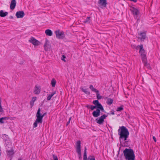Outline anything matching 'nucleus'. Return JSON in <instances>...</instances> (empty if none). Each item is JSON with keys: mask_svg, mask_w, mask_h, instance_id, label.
Instances as JSON below:
<instances>
[{"mask_svg": "<svg viewBox=\"0 0 160 160\" xmlns=\"http://www.w3.org/2000/svg\"><path fill=\"white\" fill-rule=\"evenodd\" d=\"M100 111L101 110L100 109L97 108L96 110L93 112L92 114L93 116L95 118H97L100 115Z\"/></svg>", "mask_w": 160, "mask_h": 160, "instance_id": "nucleus-9", "label": "nucleus"}, {"mask_svg": "<svg viewBox=\"0 0 160 160\" xmlns=\"http://www.w3.org/2000/svg\"><path fill=\"white\" fill-rule=\"evenodd\" d=\"M92 103L95 106L88 105L87 107L90 108L92 110H93L96 108H99L101 109V111L102 112H104V110L103 106L98 100H94Z\"/></svg>", "mask_w": 160, "mask_h": 160, "instance_id": "nucleus-4", "label": "nucleus"}, {"mask_svg": "<svg viewBox=\"0 0 160 160\" xmlns=\"http://www.w3.org/2000/svg\"><path fill=\"white\" fill-rule=\"evenodd\" d=\"M50 43L46 39L45 41V44L44 45V49L45 51H48L50 48Z\"/></svg>", "mask_w": 160, "mask_h": 160, "instance_id": "nucleus-14", "label": "nucleus"}, {"mask_svg": "<svg viewBox=\"0 0 160 160\" xmlns=\"http://www.w3.org/2000/svg\"><path fill=\"white\" fill-rule=\"evenodd\" d=\"M96 92L97 98L98 99H100L102 98V96L99 94L98 92Z\"/></svg>", "mask_w": 160, "mask_h": 160, "instance_id": "nucleus-31", "label": "nucleus"}, {"mask_svg": "<svg viewBox=\"0 0 160 160\" xmlns=\"http://www.w3.org/2000/svg\"><path fill=\"white\" fill-rule=\"evenodd\" d=\"M146 38L145 32H140L139 34L138 38L141 40L143 41Z\"/></svg>", "mask_w": 160, "mask_h": 160, "instance_id": "nucleus-13", "label": "nucleus"}, {"mask_svg": "<svg viewBox=\"0 0 160 160\" xmlns=\"http://www.w3.org/2000/svg\"><path fill=\"white\" fill-rule=\"evenodd\" d=\"M9 18L11 19H12L13 18V17L12 16H10L9 17Z\"/></svg>", "mask_w": 160, "mask_h": 160, "instance_id": "nucleus-38", "label": "nucleus"}, {"mask_svg": "<svg viewBox=\"0 0 160 160\" xmlns=\"http://www.w3.org/2000/svg\"><path fill=\"white\" fill-rule=\"evenodd\" d=\"M138 47H139L140 48V50H143V45L142 44L138 46Z\"/></svg>", "mask_w": 160, "mask_h": 160, "instance_id": "nucleus-35", "label": "nucleus"}, {"mask_svg": "<svg viewBox=\"0 0 160 160\" xmlns=\"http://www.w3.org/2000/svg\"><path fill=\"white\" fill-rule=\"evenodd\" d=\"M81 142L80 141H78L76 143V151L78 154V157L80 159L81 158Z\"/></svg>", "mask_w": 160, "mask_h": 160, "instance_id": "nucleus-6", "label": "nucleus"}, {"mask_svg": "<svg viewBox=\"0 0 160 160\" xmlns=\"http://www.w3.org/2000/svg\"><path fill=\"white\" fill-rule=\"evenodd\" d=\"M40 92V87L39 86H36L34 90V93L35 94H39Z\"/></svg>", "mask_w": 160, "mask_h": 160, "instance_id": "nucleus-17", "label": "nucleus"}, {"mask_svg": "<svg viewBox=\"0 0 160 160\" xmlns=\"http://www.w3.org/2000/svg\"><path fill=\"white\" fill-rule=\"evenodd\" d=\"M14 153L13 150L12 149L8 151V155L10 156L12 155Z\"/></svg>", "mask_w": 160, "mask_h": 160, "instance_id": "nucleus-26", "label": "nucleus"}, {"mask_svg": "<svg viewBox=\"0 0 160 160\" xmlns=\"http://www.w3.org/2000/svg\"><path fill=\"white\" fill-rule=\"evenodd\" d=\"M29 42L32 43L34 45L37 46L39 45V42L35 38L32 37L29 40Z\"/></svg>", "mask_w": 160, "mask_h": 160, "instance_id": "nucleus-10", "label": "nucleus"}, {"mask_svg": "<svg viewBox=\"0 0 160 160\" xmlns=\"http://www.w3.org/2000/svg\"><path fill=\"white\" fill-rule=\"evenodd\" d=\"M36 97H33L32 98V102H34L36 101Z\"/></svg>", "mask_w": 160, "mask_h": 160, "instance_id": "nucleus-34", "label": "nucleus"}, {"mask_svg": "<svg viewBox=\"0 0 160 160\" xmlns=\"http://www.w3.org/2000/svg\"><path fill=\"white\" fill-rule=\"evenodd\" d=\"M153 138L154 141H155V142H156V141H157L156 139L154 136L153 137Z\"/></svg>", "mask_w": 160, "mask_h": 160, "instance_id": "nucleus-37", "label": "nucleus"}, {"mask_svg": "<svg viewBox=\"0 0 160 160\" xmlns=\"http://www.w3.org/2000/svg\"><path fill=\"white\" fill-rule=\"evenodd\" d=\"M130 10L134 16H137L139 13L138 10L134 7H131Z\"/></svg>", "mask_w": 160, "mask_h": 160, "instance_id": "nucleus-11", "label": "nucleus"}, {"mask_svg": "<svg viewBox=\"0 0 160 160\" xmlns=\"http://www.w3.org/2000/svg\"><path fill=\"white\" fill-rule=\"evenodd\" d=\"M123 106H122L120 107H118L116 109V111L118 112H119V111H122V110H123Z\"/></svg>", "mask_w": 160, "mask_h": 160, "instance_id": "nucleus-27", "label": "nucleus"}, {"mask_svg": "<svg viewBox=\"0 0 160 160\" xmlns=\"http://www.w3.org/2000/svg\"><path fill=\"white\" fill-rule=\"evenodd\" d=\"M46 113H44L42 114L40 113V109L39 108L36 114V119L33 124L34 128H36L38 126V123H42V118L44 116L46 115Z\"/></svg>", "mask_w": 160, "mask_h": 160, "instance_id": "nucleus-3", "label": "nucleus"}, {"mask_svg": "<svg viewBox=\"0 0 160 160\" xmlns=\"http://www.w3.org/2000/svg\"><path fill=\"white\" fill-rule=\"evenodd\" d=\"M89 88L90 89H91L92 91L93 92H98L99 91L98 90H97L96 89L94 88L92 85H90L89 86Z\"/></svg>", "mask_w": 160, "mask_h": 160, "instance_id": "nucleus-23", "label": "nucleus"}, {"mask_svg": "<svg viewBox=\"0 0 160 160\" xmlns=\"http://www.w3.org/2000/svg\"><path fill=\"white\" fill-rule=\"evenodd\" d=\"M66 58V57L64 55H63L62 56V57L61 58V60L62 61H64V62H66V60L65 59V58Z\"/></svg>", "mask_w": 160, "mask_h": 160, "instance_id": "nucleus-32", "label": "nucleus"}, {"mask_svg": "<svg viewBox=\"0 0 160 160\" xmlns=\"http://www.w3.org/2000/svg\"><path fill=\"white\" fill-rule=\"evenodd\" d=\"M108 115L106 114H103L99 118H97L96 119V122L100 125L103 124L104 122V120L107 117Z\"/></svg>", "mask_w": 160, "mask_h": 160, "instance_id": "nucleus-5", "label": "nucleus"}, {"mask_svg": "<svg viewBox=\"0 0 160 160\" xmlns=\"http://www.w3.org/2000/svg\"><path fill=\"white\" fill-rule=\"evenodd\" d=\"M90 17H87L86 19L83 21L84 23H88L90 22Z\"/></svg>", "mask_w": 160, "mask_h": 160, "instance_id": "nucleus-25", "label": "nucleus"}, {"mask_svg": "<svg viewBox=\"0 0 160 160\" xmlns=\"http://www.w3.org/2000/svg\"><path fill=\"white\" fill-rule=\"evenodd\" d=\"M118 133L120 136L119 139L121 143L126 141L129 134L128 129L123 126L119 127L118 130Z\"/></svg>", "mask_w": 160, "mask_h": 160, "instance_id": "nucleus-1", "label": "nucleus"}, {"mask_svg": "<svg viewBox=\"0 0 160 160\" xmlns=\"http://www.w3.org/2000/svg\"><path fill=\"white\" fill-rule=\"evenodd\" d=\"M7 118L6 117H3L1 118H0V122L1 123H3L4 122V121L6 120Z\"/></svg>", "mask_w": 160, "mask_h": 160, "instance_id": "nucleus-28", "label": "nucleus"}, {"mask_svg": "<svg viewBox=\"0 0 160 160\" xmlns=\"http://www.w3.org/2000/svg\"><path fill=\"white\" fill-rule=\"evenodd\" d=\"M112 114H114V112H112Z\"/></svg>", "mask_w": 160, "mask_h": 160, "instance_id": "nucleus-40", "label": "nucleus"}, {"mask_svg": "<svg viewBox=\"0 0 160 160\" xmlns=\"http://www.w3.org/2000/svg\"><path fill=\"white\" fill-rule=\"evenodd\" d=\"M55 33L57 38L59 39H63L65 36L64 33L62 31H60L59 30L56 31Z\"/></svg>", "mask_w": 160, "mask_h": 160, "instance_id": "nucleus-7", "label": "nucleus"}, {"mask_svg": "<svg viewBox=\"0 0 160 160\" xmlns=\"http://www.w3.org/2000/svg\"><path fill=\"white\" fill-rule=\"evenodd\" d=\"M56 93V92L54 91L52 92L50 94L48 95L47 99L48 100H50L52 97Z\"/></svg>", "mask_w": 160, "mask_h": 160, "instance_id": "nucleus-21", "label": "nucleus"}, {"mask_svg": "<svg viewBox=\"0 0 160 160\" xmlns=\"http://www.w3.org/2000/svg\"><path fill=\"white\" fill-rule=\"evenodd\" d=\"M53 158L54 160H58L57 157L54 155H53Z\"/></svg>", "mask_w": 160, "mask_h": 160, "instance_id": "nucleus-33", "label": "nucleus"}, {"mask_svg": "<svg viewBox=\"0 0 160 160\" xmlns=\"http://www.w3.org/2000/svg\"><path fill=\"white\" fill-rule=\"evenodd\" d=\"M45 33L46 35L48 36H51L52 35V31L50 29H47L45 31Z\"/></svg>", "mask_w": 160, "mask_h": 160, "instance_id": "nucleus-20", "label": "nucleus"}, {"mask_svg": "<svg viewBox=\"0 0 160 160\" xmlns=\"http://www.w3.org/2000/svg\"><path fill=\"white\" fill-rule=\"evenodd\" d=\"M16 5V2L15 0H12L10 5V8L12 10L14 9Z\"/></svg>", "mask_w": 160, "mask_h": 160, "instance_id": "nucleus-16", "label": "nucleus"}, {"mask_svg": "<svg viewBox=\"0 0 160 160\" xmlns=\"http://www.w3.org/2000/svg\"><path fill=\"white\" fill-rule=\"evenodd\" d=\"M139 52L141 56L142 62H145L146 61V57L144 50V49L140 50Z\"/></svg>", "mask_w": 160, "mask_h": 160, "instance_id": "nucleus-8", "label": "nucleus"}, {"mask_svg": "<svg viewBox=\"0 0 160 160\" xmlns=\"http://www.w3.org/2000/svg\"><path fill=\"white\" fill-rule=\"evenodd\" d=\"M24 15L25 14L23 11L17 12L16 14V16L17 18H22Z\"/></svg>", "mask_w": 160, "mask_h": 160, "instance_id": "nucleus-12", "label": "nucleus"}, {"mask_svg": "<svg viewBox=\"0 0 160 160\" xmlns=\"http://www.w3.org/2000/svg\"><path fill=\"white\" fill-rule=\"evenodd\" d=\"M98 3L101 6L104 7H106L107 4L106 0H99L98 2Z\"/></svg>", "mask_w": 160, "mask_h": 160, "instance_id": "nucleus-15", "label": "nucleus"}, {"mask_svg": "<svg viewBox=\"0 0 160 160\" xmlns=\"http://www.w3.org/2000/svg\"><path fill=\"white\" fill-rule=\"evenodd\" d=\"M80 88L82 91L85 94L88 95L90 94V92L88 89H84L83 88Z\"/></svg>", "mask_w": 160, "mask_h": 160, "instance_id": "nucleus-22", "label": "nucleus"}, {"mask_svg": "<svg viewBox=\"0 0 160 160\" xmlns=\"http://www.w3.org/2000/svg\"><path fill=\"white\" fill-rule=\"evenodd\" d=\"M86 150H87L86 148V147H85V149H84V152H87Z\"/></svg>", "mask_w": 160, "mask_h": 160, "instance_id": "nucleus-39", "label": "nucleus"}, {"mask_svg": "<svg viewBox=\"0 0 160 160\" xmlns=\"http://www.w3.org/2000/svg\"><path fill=\"white\" fill-rule=\"evenodd\" d=\"M8 12H4L3 10H1L0 11V16L2 17H4L8 15Z\"/></svg>", "mask_w": 160, "mask_h": 160, "instance_id": "nucleus-19", "label": "nucleus"}, {"mask_svg": "<svg viewBox=\"0 0 160 160\" xmlns=\"http://www.w3.org/2000/svg\"><path fill=\"white\" fill-rule=\"evenodd\" d=\"M83 160H87V152H84L83 154Z\"/></svg>", "mask_w": 160, "mask_h": 160, "instance_id": "nucleus-30", "label": "nucleus"}, {"mask_svg": "<svg viewBox=\"0 0 160 160\" xmlns=\"http://www.w3.org/2000/svg\"><path fill=\"white\" fill-rule=\"evenodd\" d=\"M34 103V102H32V101L30 102V104L31 108L33 106Z\"/></svg>", "mask_w": 160, "mask_h": 160, "instance_id": "nucleus-36", "label": "nucleus"}, {"mask_svg": "<svg viewBox=\"0 0 160 160\" xmlns=\"http://www.w3.org/2000/svg\"><path fill=\"white\" fill-rule=\"evenodd\" d=\"M123 153L126 160H135V155L132 149L126 148Z\"/></svg>", "mask_w": 160, "mask_h": 160, "instance_id": "nucleus-2", "label": "nucleus"}, {"mask_svg": "<svg viewBox=\"0 0 160 160\" xmlns=\"http://www.w3.org/2000/svg\"><path fill=\"white\" fill-rule=\"evenodd\" d=\"M113 101V100L112 99L108 98H107L106 103L108 105H110L112 103Z\"/></svg>", "mask_w": 160, "mask_h": 160, "instance_id": "nucleus-18", "label": "nucleus"}, {"mask_svg": "<svg viewBox=\"0 0 160 160\" xmlns=\"http://www.w3.org/2000/svg\"><path fill=\"white\" fill-rule=\"evenodd\" d=\"M87 160H95V158L93 156H90L88 157Z\"/></svg>", "mask_w": 160, "mask_h": 160, "instance_id": "nucleus-29", "label": "nucleus"}, {"mask_svg": "<svg viewBox=\"0 0 160 160\" xmlns=\"http://www.w3.org/2000/svg\"><path fill=\"white\" fill-rule=\"evenodd\" d=\"M56 83V80L52 78L51 80V84L52 87H55Z\"/></svg>", "mask_w": 160, "mask_h": 160, "instance_id": "nucleus-24", "label": "nucleus"}]
</instances>
